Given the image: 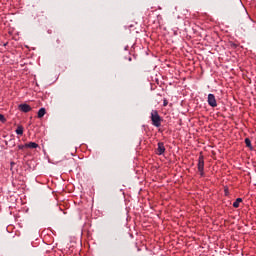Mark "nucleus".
<instances>
[{"label": "nucleus", "mask_w": 256, "mask_h": 256, "mask_svg": "<svg viewBox=\"0 0 256 256\" xmlns=\"http://www.w3.org/2000/svg\"><path fill=\"white\" fill-rule=\"evenodd\" d=\"M204 167H205V160L203 155H200L198 158V171L200 172L201 177H204Z\"/></svg>", "instance_id": "nucleus-2"}, {"label": "nucleus", "mask_w": 256, "mask_h": 256, "mask_svg": "<svg viewBox=\"0 0 256 256\" xmlns=\"http://www.w3.org/2000/svg\"><path fill=\"white\" fill-rule=\"evenodd\" d=\"M208 105L212 106V108L217 106V99L214 94L208 95Z\"/></svg>", "instance_id": "nucleus-3"}, {"label": "nucleus", "mask_w": 256, "mask_h": 256, "mask_svg": "<svg viewBox=\"0 0 256 256\" xmlns=\"http://www.w3.org/2000/svg\"><path fill=\"white\" fill-rule=\"evenodd\" d=\"M245 144H246L247 148L253 149L252 142L250 139H248V138L245 139Z\"/></svg>", "instance_id": "nucleus-10"}, {"label": "nucleus", "mask_w": 256, "mask_h": 256, "mask_svg": "<svg viewBox=\"0 0 256 256\" xmlns=\"http://www.w3.org/2000/svg\"><path fill=\"white\" fill-rule=\"evenodd\" d=\"M18 108L19 110H21V112H24V113L31 112L32 110L30 104H19Z\"/></svg>", "instance_id": "nucleus-4"}, {"label": "nucleus", "mask_w": 256, "mask_h": 256, "mask_svg": "<svg viewBox=\"0 0 256 256\" xmlns=\"http://www.w3.org/2000/svg\"><path fill=\"white\" fill-rule=\"evenodd\" d=\"M161 117L159 115V112H157V110H152L151 111V122L153 124V126H156L157 128H159L161 126Z\"/></svg>", "instance_id": "nucleus-1"}, {"label": "nucleus", "mask_w": 256, "mask_h": 256, "mask_svg": "<svg viewBox=\"0 0 256 256\" xmlns=\"http://www.w3.org/2000/svg\"><path fill=\"white\" fill-rule=\"evenodd\" d=\"M25 148L36 149L39 148V144H37V142H28L25 144Z\"/></svg>", "instance_id": "nucleus-6"}, {"label": "nucleus", "mask_w": 256, "mask_h": 256, "mask_svg": "<svg viewBox=\"0 0 256 256\" xmlns=\"http://www.w3.org/2000/svg\"><path fill=\"white\" fill-rule=\"evenodd\" d=\"M165 150H166V148H165L163 142H158L157 154L163 155V153H165Z\"/></svg>", "instance_id": "nucleus-5"}, {"label": "nucleus", "mask_w": 256, "mask_h": 256, "mask_svg": "<svg viewBox=\"0 0 256 256\" xmlns=\"http://www.w3.org/2000/svg\"><path fill=\"white\" fill-rule=\"evenodd\" d=\"M16 133H17V135H23V133H24L23 126H18L16 129Z\"/></svg>", "instance_id": "nucleus-8"}, {"label": "nucleus", "mask_w": 256, "mask_h": 256, "mask_svg": "<svg viewBox=\"0 0 256 256\" xmlns=\"http://www.w3.org/2000/svg\"><path fill=\"white\" fill-rule=\"evenodd\" d=\"M45 114H46V108H40V110H38L39 119H42V117H44Z\"/></svg>", "instance_id": "nucleus-7"}, {"label": "nucleus", "mask_w": 256, "mask_h": 256, "mask_svg": "<svg viewBox=\"0 0 256 256\" xmlns=\"http://www.w3.org/2000/svg\"><path fill=\"white\" fill-rule=\"evenodd\" d=\"M241 202H242V198H237L236 201L233 203V207L235 208L240 207Z\"/></svg>", "instance_id": "nucleus-9"}, {"label": "nucleus", "mask_w": 256, "mask_h": 256, "mask_svg": "<svg viewBox=\"0 0 256 256\" xmlns=\"http://www.w3.org/2000/svg\"><path fill=\"white\" fill-rule=\"evenodd\" d=\"M19 148H20V149H23V148H26V147H25V145H24V146H20Z\"/></svg>", "instance_id": "nucleus-13"}, {"label": "nucleus", "mask_w": 256, "mask_h": 256, "mask_svg": "<svg viewBox=\"0 0 256 256\" xmlns=\"http://www.w3.org/2000/svg\"><path fill=\"white\" fill-rule=\"evenodd\" d=\"M0 122L1 123H6L5 115H3L2 113H0Z\"/></svg>", "instance_id": "nucleus-11"}, {"label": "nucleus", "mask_w": 256, "mask_h": 256, "mask_svg": "<svg viewBox=\"0 0 256 256\" xmlns=\"http://www.w3.org/2000/svg\"><path fill=\"white\" fill-rule=\"evenodd\" d=\"M169 105V101H167V99H163V106H167Z\"/></svg>", "instance_id": "nucleus-12"}]
</instances>
